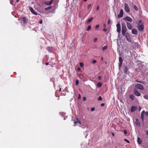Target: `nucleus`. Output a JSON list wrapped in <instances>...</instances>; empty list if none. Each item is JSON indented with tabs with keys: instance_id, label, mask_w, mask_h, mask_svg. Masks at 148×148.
<instances>
[{
	"instance_id": "f257e3e1",
	"label": "nucleus",
	"mask_w": 148,
	"mask_h": 148,
	"mask_svg": "<svg viewBox=\"0 0 148 148\" xmlns=\"http://www.w3.org/2000/svg\"><path fill=\"white\" fill-rule=\"evenodd\" d=\"M137 25L139 31H142L144 29V24L141 20L139 21Z\"/></svg>"
},
{
	"instance_id": "f03ea898",
	"label": "nucleus",
	"mask_w": 148,
	"mask_h": 148,
	"mask_svg": "<svg viewBox=\"0 0 148 148\" xmlns=\"http://www.w3.org/2000/svg\"><path fill=\"white\" fill-rule=\"evenodd\" d=\"M127 31V29L126 28L125 23H123L122 24L121 32L122 35L123 36H124L126 34Z\"/></svg>"
},
{
	"instance_id": "7ed1b4c3",
	"label": "nucleus",
	"mask_w": 148,
	"mask_h": 148,
	"mask_svg": "<svg viewBox=\"0 0 148 148\" xmlns=\"http://www.w3.org/2000/svg\"><path fill=\"white\" fill-rule=\"evenodd\" d=\"M124 9L125 12L127 13H128L130 12V8L128 4L127 3H125L124 4Z\"/></svg>"
},
{
	"instance_id": "20e7f679",
	"label": "nucleus",
	"mask_w": 148,
	"mask_h": 148,
	"mask_svg": "<svg viewBox=\"0 0 148 148\" xmlns=\"http://www.w3.org/2000/svg\"><path fill=\"white\" fill-rule=\"evenodd\" d=\"M135 88L143 90H144V88L143 86L140 84H136L135 86Z\"/></svg>"
},
{
	"instance_id": "39448f33",
	"label": "nucleus",
	"mask_w": 148,
	"mask_h": 148,
	"mask_svg": "<svg viewBox=\"0 0 148 148\" xmlns=\"http://www.w3.org/2000/svg\"><path fill=\"white\" fill-rule=\"evenodd\" d=\"M124 36H125L126 39L129 42H131V38L128 32L126 33Z\"/></svg>"
},
{
	"instance_id": "423d86ee",
	"label": "nucleus",
	"mask_w": 148,
	"mask_h": 148,
	"mask_svg": "<svg viewBox=\"0 0 148 148\" xmlns=\"http://www.w3.org/2000/svg\"><path fill=\"white\" fill-rule=\"evenodd\" d=\"M124 20L128 21L130 22H132V19L131 18L128 16H126L123 18Z\"/></svg>"
},
{
	"instance_id": "0eeeda50",
	"label": "nucleus",
	"mask_w": 148,
	"mask_h": 148,
	"mask_svg": "<svg viewBox=\"0 0 148 148\" xmlns=\"http://www.w3.org/2000/svg\"><path fill=\"white\" fill-rule=\"evenodd\" d=\"M116 27L117 31L119 34H120L121 32V27L120 24L119 23H117L116 24Z\"/></svg>"
},
{
	"instance_id": "6e6552de",
	"label": "nucleus",
	"mask_w": 148,
	"mask_h": 148,
	"mask_svg": "<svg viewBox=\"0 0 148 148\" xmlns=\"http://www.w3.org/2000/svg\"><path fill=\"white\" fill-rule=\"evenodd\" d=\"M123 61V60L121 57H120L119 58V63H118L119 67L120 68V69L121 68L122 66Z\"/></svg>"
},
{
	"instance_id": "1a4fd4ad",
	"label": "nucleus",
	"mask_w": 148,
	"mask_h": 148,
	"mask_svg": "<svg viewBox=\"0 0 148 148\" xmlns=\"http://www.w3.org/2000/svg\"><path fill=\"white\" fill-rule=\"evenodd\" d=\"M134 95L137 96H139L141 95V94L137 90L136 88H134Z\"/></svg>"
},
{
	"instance_id": "9d476101",
	"label": "nucleus",
	"mask_w": 148,
	"mask_h": 148,
	"mask_svg": "<svg viewBox=\"0 0 148 148\" xmlns=\"http://www.w3.org/2000/svg\"><path fill=\"white\" fill-rule=\"evenodd\" d=\"M123 9H121L120 11V14L118 15V18H120L123 17Z\"/></svg>"
},
{
	"instance_id": "9b49d317",
	"label": "nucleus",
	"mask_w": 148,
	"mask_h": 148,
	"mask_svg": "<svg viewBox=\"0 0 148 148\" xmlns=\"http://www.w3.org/2000/svg\"><path fill=\"white\" fill-rule=\"evenodd\" d=\"M126 23L127 27L128 29L131 30L133 28V26L131 23L128 22H126Z\"/></svg>"
},
{
	"instance_id": "f8f14e48",
	"label": "nucleus",
	"mask_w": 148,
	"mask_h": 148,
	"mask_svg": "<svg viewBox=\"0 0 148 148\" xmlns=\"http://www.w3.org/2000/svg\"><path fill=\"white\" fill-rule=\"evenodd\" d=\"M29 9L31 12L34 15H40V14H37V13L36 12L34 11V9L32 7H30L29 8Z\"/></svg>"
},
{
	"instance_id": "ddd939ff",
	"label": "nucleus",
	"mask_w": 148,
	"mask_h": 148,
	"mask_svg": "<svg viewBox=\"0 0 148 148\" xmlns=\"http://www.w3.org/2000/svg\"><path fill=\"white\" fill-rule=\"evenodd\" d=\"M130 68V66H125L124 67L123 69V71L124 73H126L128 69H129Z\"/></svg>"
},
{
	"instance_id": "4468645a",
	"label": "nucleus",
	"mask_w": 148,
	"mask_h": 148,
	"mask_svg": "<svg viewBox=\"0 0 148 148\" xmlns=\"http://www.w3.org/2000/svg\"><path fill=\"white\" fill-rule=\"evenodd\" d=\"M137 110V107L134 106H132L131 108V111L132 112L136 111Z\"/></svg>"
},
{
	"instance_id": "2eb2a0df",
	"label": "nucleus",
	"mask_w": 148,
	"mask_h": 148,
	"mask_svg": "<svg viewBox=\"0 0 148 148\" xmlns=\"http://www.w3.org/2000/svg\"><path fill=\"white\" fill-rule=\"evenodd\" d=\"M145 111L144 110H143L141 113V119H142V121L143 122L144 119V116L145 114Z\"/></svg>"
},
{
	"instance_id": "dca6fc26",
	"label": "nucleus",
	"mask_w": 148,
	"mask_h": 148,
	"mask_svg": "<svg viewBox=\"0 0 148 148\" xmlns=\"http://www.w3.org/2000/svg\"><path fill=\"white\" fill-rule=\"evenodd\" d=\"M23 21L24 24H26L28 21V19H27L25 17H22Z\"/></svg>"
},
{
	"instance_id": "f3484780",
	"label": "nucleus",
	"mask_w": 148,
	"mask_h": 148,
	"mask_svg": "<svg viewBox=\"0 0 148 148\" xmlns=\"http://www.w3.org/2000/svg\"><path fill=\"white\" fill-rule=\"evenodd\" d=\"M132 33L133 34L136 35L138 34V31L136 29H132Z\"/></svg>"
},
{
	"instance_id": "a211bd4d",
	"label": "nucleus",
	"mask_w": 148,
	"mask_h": 148,
	"mask_svg": "<svg viewBox=\"0 0 148 148\" xmlns=\"http://www.w3.org/2000/svg\"><path fill=\"white\" fill-rule=\"evenodd\" d=\"M81 125V122L79 120H77V121L74 122V126L77 125Z\"/></svg>"
},
{
	"instance_id": "6ab92c4d",
	"label": "nucleus",
	"mask_w": 148,
	"mask_h": 148,
	"mask_svg": "<svg viewBox=\"0 0 148 148\" xmlns=\"http://www.w3.org/2000/svg\"><path fill=\"white\" fill-rule=\"evenodd\" d=\"M53 1V0H52L50 1H46L45 2V3L47 5H50L52 3Z\"/></svg>"
},
{
	"instance_id": "aec40b11",
	"label": "nucleus",
	"mask_w": 148,
	"mask_h": 148,
	"mask_svg": "<svg viewBox=\"0 0 148 148\" xmlns=\"http://www.w3.org/2000/svg\"><path fill=\"white\" fill-rule=\"evenodd\" d=\"M137 142L138 144H141L142 142V140L140 139V138L139 137H138L137 138Z\"/></svg>"
},
{
	"instance_id": "412c9836",
	"label": "nucleus",
	"mask_w": 148,
	"mask_h": 148,
	"mask_svg": "<svg viewBox=\"0 0 148 148\" xmlns=\"http://www.w3.org/2000/svg\"><path fill=\"white\" fill-rule=\"evenodd\" d=\"M135 123L138 126H140V123L138 119H136Z\"/></svg>"
},
{
	"instance_id": "4be33fe9",
	"label": "nucleus",
	"mask_w": 148,
	"mask_h": 148,
	"mask_svg": "<svg viewBox=\"0 0 148 148\" xmlns=\"http://www.w3.org/2000/svg\"><path fill=\"white\" fill-rule=\"evenodd\" d=\"M130 98L132 100H133L135 98V96L133 95H130Z\"/></svg>"
},
{
	"instance_id": "5701e85b",
	"label": "nucleus",
	"mask_w": 148,
	"mask_h": 148,
	"mask_svg": "<svg viewBox=\"0 0 148 148\" xmlns=\"http://www.w3.org/2000/svg\"><path fill=\"white\" fill-rule=\"evenodd\" d=\"M133 8L136 11H138V7L135 5L133 6Z\"/></svg>"
},
{
	"instance_id": "b1692460",
	"label": "nucleus",
	"mask_w": 148,
	"mask_h": 148,
	"mask_svg": "<svg viewBox=\"0 0 148 148\" xmlns=\"http://www.w3.org/2000/svg\"><path fill=\"white\" fill-rule=\"evenodd\" d=\"M102 85V84L101 82H99L97 84V86L99 87H101Z\"/></svg>"
},
{
	"instance_id": "393cba45",
	"label": "nucleus",
	"mask_w": 148,
	"mask_h": 148,
	"mask_svg": "<svg viewBox=\"0 0 148 148\" xmlns=\"http://www.w3.org/2000/svg\"><path fill=\"white\" fill-rule=\"evenodd\" d=\"M93 19V18L92 17L89 18H88V23H90L92 20Z\"/></svg>"
},
{
	"instance_id": "a878e982",
	"label": "nucleus",
	"mask_w": 148,
	"mask_h": 148,
	"mask_svg": "<svg viewBox=\"0 0 148 148\" xmlns=\"http://www.w3.org/2000/svg\"><path fill=\"white\" fill-rule=\"evenodd\" d=\"M52 8V7L51 6H49V7L45 8V10H50Z\"/></svg>"
},
{
	"instance_id": "bb28decb",
	"label": "nucleus",
	"mask_w": 148,
	"mask_h": 148,
	"mask_svg": "<svg viewBox=\"0 0 148 148\" xmlns=\"http://www.w3.org/2000/svg\"><path fill=\"white\" fill-rule=\"evenodd\" d=\"M108 48V46H103L102 48V50L103 51H104Z\"/></svg>"
},
{
	"instance_id": "cd10ccee",
	"label": "nucleus",
	"mask_w": 148,
	"mask_h": 148,
	"mask_svg": "<svg viewBox=\"0 0 148 148\" xmlns=\"http://www.w3.org/2000/svg\"><path fill=\"white\" fill-rule=\"evenodd\" d=\"M47 50L49 52L51 53V47H48L47 48Z\"/></svg>"
},
{
	"instance_id": "c85d7f7f",
	"label": "nucleus",
	"mask_w": 148,
	"mask_h": 148,
	"mask_svg": "<svg viewBox=\"0 0 148 148\" xmlns=\"http://www.w3.org/2000/svg\"><path fill=\"white\" fill-rule=\"evenodd\" d=\"M79 83V81L78 79H76L75 82V85H78Z\"/></svg>"
},
{
	"instance_id": "c756f323",
	"label": "nucleus",
	"mask_w": 148,
	"mask_h": 148,
	"mask_svg": "<svg viewBox=\"0 0 148 148\" xmlns=\"http://www.w3.org/2000/svg\"><path fill=\"white\" fill-rule=\"evenodd\" d=\"M84 65V63L82 62H80V66L81 67H83Z\"/></svg>"
},
{
	"instance_id": "7c9ffc66",
	"label": "nucleus",
	"mask_w": 148,
	"mask_h": 148,
	"mask_svg": "<svg viewBox=\"0 0 148 148\" xmlns=\"http://www.w3.org/2000/svg\"><path fill=\"white\" fill-rule=\"evenodd\" d=\"M102 97L101 96H100L98 99L99 101H101L102 100Z\"/></svg>"
},
{
	"instance_id": "2f4dec72",
	"label": "nucleus",
	"mask_w": 148,
	"mask_h": 148,
	"mask_svg": "<svg viewBox=\"0 0 148 148\" xmlns=\"http://www.w3.org/2000/svg\"><path fill=\"white\" fill-rule=\"evenodd\" d=\"M91 27L90 25L88 26L87 29V31L91 29Z\"/></svg>"
},
{
	"instance_id": "473e14b6",
	"label": "nucleus",
	"mask_w": 148,
	"mask_h": 148,
	"mask_svg": "<svg viewBox=\"0 0 148 148\" xmlns=\"http://www.w3.org/2000/svg\"><path fill=\"white\" fill-rule=\"evenodd\" d=\"M144 98L146 99H148V96L147 95H145L144 96Z\"/></svg>"
},
{
	"instance_id": "72a5a7b5",
	"label": "nucleus",
	"mask_w": 148,
	"mask_h": 148,
	"mask_svg": "<svg viewBox=\"0 0 148 148\" xmlns=\"http://www.w3.org/2000/svg\"><path fill=\"white\" fill-rule=\"evenodd\" d=\"M91 6V4H90L88 5V9H89L90 8Z\"/></svg>"
},
{
	"instance_id": "f704fd0d",
	"label": "nucleus",
	"mask_w": 148,
	"mask_h": 148,
	"mask_svg": "<svg viewBox=\"0 0 148 148\" xmlns=\"http://www.w3.org/2000/svg\"><path fill=\"white\" fill-rule=\"evenodd\" d=\"M124 140L126 142H127L128 143H130V142L128 140H127L126 139H124Z\"/></svg>"
},
{
	"instance_id": "c9c22d12",
	"label": "nucleus",
	"mask_w": 148,
	"mask_h": 148,
	"mask_svg": "<svg viewBox=\"0 0 148 148\" xmlns=\"http://www.w3.org/2000/svg\"><path fill=\"white\" fill-rule=\"evenodd\" d=\"M135 81L136 82H139V83H142L141 81H139L138 79H136V80Z\"/></svg>"
},
{
	"instance_id": "e433bc0d",
	"label": "nucleus",
	"mask_w": 148,
	"mask_h": 148,
	"mask_svg": "<svg viewBox=\"0 0 148 148\" xmlns=\"http://www.w3.org/2000/svg\"><path fill=\"white\" fill-rule=\"evenodd\" d=\"M124 133L125 134H126L127 133V132L126 130H124Z\"/></svg>"
},
{
	"instance_id": "4c0bfd02",
	"label": "nucleus",
	"mask_w": 148,
	"mask_h": 148,
	"mask_svg": "<svg viewBox=\"0 0 148 148\" xmlns=\"http://www.w3.org/2000/svg\"><path fill=\"white\" fill-rule=\"evenodd\" d=\"M111 22V20L110 19H109L108 21V25Z\"/></svg>"
},
{
	"instance_id": "58836bf2",
	"label": "nucleus",
	"mask_w": 148,
	"mask_h": 148,
	"mask_svg": "<svg viewBox=\"0 0 148 148\" xmlns=\"http://www.w3.org/2000/svg\"><path fill=\"white\" fill-rule=\"evenodd\" d=\"M103 31H104V32H106L107 31V29H106V28H104L103 29Z\"/></svg>"
},
{
	"instance_id": "ea45409f",
	"label": "nucleus",
	"mask_w": 148,
	"mask_h": 148,
	"mask_svg": "<svg viewBox=\"0 0 148 148\" xmlns=\"http://www.w3.org/2000/svg\"><path fill=\"white\" fill-rule=\"evenodd\" d=\"M99 27V25H97L96 26H95V28L96 29H97Z\"/></svg>"
},
{
	"instance_id": "a19ab883",
	"label": "nucleus",
	"mask_w": 148,
	"mask_h": 148,
	"mask_svg": "<svg viewBox=\"0 0 148 148\" xmlns=\"http://www.w3.org/2000/svg\"><path fill=\"white\" fill-rule=\"evenodd\" d=\"M99 5H98L97 6V10H99Z\"/></svg>"
},
{
	"instance_id": "79ce46f5",
	"label": "nucleus",
	"mask_w": 148,
	"mask_h": 148,
	"mask_svg": "<svg viewBox=\"0 0 148 148\" xmlns=\"http://www.w3.org/2000/svg\"><path fill=\"white\" fill-rule=\"evenodd\" d=\"M97 38H95L94 40V41L95 42H96L97 41Z\"/></svg>"
},
{
	"instance_id": "37998d69",
	"label": "nucleus",
	"mask_w": 148,
	"mask_h": 148,
	"mask_svg": "<svg viewBox=\"0 0 148 148\" xmlns=\"http://www.w3.org/2000/svg\"><path fill=\"white\" fill-rule=\"evenodd\" d=\"M86 97H83V100L84 101H85L86 100Z\"/></svg>"
},
{
	"instance_id": "c03bdc74",
	"label": "nucleus",
	"mask_w": 148,
	"mask_h": 148,
	"mask_svg": "<svg viewBox=\"0 0 148 148\" xmlns=\"http://www.w3.org/2000/svg\"><path fill=\"white\" fill-rule=\"evenodd\" d=\"M13 1L12 0H11L10 1V3L12 5L13 4Z\"/></svg>"
},
{
	"instance_id": "a18cd8bd",
	"label": "nucleus",
	"mask_w": 148,
	"mask_h": 148,
	"mask_svg": "<svg viewBox=\"0 0 148 148\" xmlns=\"http://www.w3.org/2000/svg\"><path fill=\"white\" fill-rule=\"evenodd\" d=\"M95 108H91V111H94L95 110Z\"/></svg>"
},
{
	"instance_id": "49530a36",
	"label": "nucleus",
	"mask_w": 148,
	"mask_h": 148,
	"mask_svg": "<svg viewBox=\"0 0 148 148\" xmlns=\"http://www.w3.org/2000/svg\"><path fill=\"white\" fill-rule=\"evenodd\" d=\"M104 105H105V103H101V106L102 107L103 106H104Z\"/></svg>"
},
{
	"instance_id": "de8ad7c7",
	"label": "nucleus",
	"mask_w": 148,
	"mask_h": 148,
	"mask_svg": "<svg viewBox=\"0 0 148 148\" xmlns=\"http://www.w3.org/2000/svg\"><path fill=\"white\" fill-rule=\"evenodd\" d=\"M96 62V61L95 60H93V61H92V63H95Z\"/></svg>"
},
{
	"instance_id": "09e8293b",
	"label": "nucleus",
	"mask_w": 148,
	"mask_h": 148,
	"mask_svg": "<svg viewBox=\"0 0 148 148\" xmlns=\"http://www.w3.org/2000/svg\"><path fill=\"white\" fill-rule=\"evenodd\" d=\"M39 23L40 24H42V20H40L39 22Z\"/></svg>"
},
{
	"instance_id": "8fccbe9b",
	"label": "nucleus",
	"mask_w": 148,
	"mask_h": 148,
	"mask_svg": "<svg viewBox=\"0 0 148 148\" xmlns=\"http://www.w3.org/2000/svg\"><path fill=\"white\" fill-rule=\"evenodd\" d=\"M77 70L78 71H79L81 70V69L80 67H78L77 68Z\"/></svg>"
},
{
	"instance_id": "3c124183",
	"label": "nucleus",
	"mask_w": 148,
	"mask_h": 148,
	"mask_svg": "<svg viewBox=\"0 0 148 148\" xmlns=\"http://www.w3.org/2000/svg\"><path fill=\"white\" fill-rule=\"evenodd\" d=\"M78 98V99H80L81 98V96L80 94L79 95Z\"/></svg>"
},
{
	"instance_id": "603ef678",
	"label": "nucleus",
	"mask_w": 148,
	"mask_h": 148,
	"mask_svg": "<svg viewBox=\"0 0 148 148\" xmlns=\"http://www.w3.org/2000/svg\"><path fill=\"white\" fill-rule=\"evenodd\" d=\"M138 109L139 111H140L141 109V108L140 106L138 107Z\"/></svg>"
},
{
	"instance_id": "864d4df0",
	"label": "nucleus",
	"mask_w": 148,
	"mask_h": 148,
	"mask_svg": "<svg viewBox=\"0 0 148 148\" xmlns=\"http://www.w3.org/2000/svg\"><path fill=\"white\" fill-rule=\"evenodd\" d=\"M145 114H146V115L148 116V111H146L145 112Z\"/></svg>"
},
{
	"instance_id": "5fc2aeb1",
	"label": "nucleus",
	"mask_w": 148,
	"mask_h": 148,
	"mask_svg": "<svg viewBox=\"0 0 148 148\" xmlns=\"http://www.w3.org/2000/svg\"><path fill=\"white\" fill-rule=\"evenodd\" d=\"M145 132L146 133V134L148 136V131H145Z\"/></svg>"
},
{
	"instance_id": "6e6d98bb",
	"label": "nucleus",
	"mask_w": 148,
	"mask_h": 148,
	"mask_svg": "<svg viewBox=\"0 0 148 148\" xmlns=\"http://www.w3.org/2000/svg\"><path fill=\"white\" fill-rule=\"evenodd\" d=\"M106 26V24H104L103 25V27H105Z\"/></svg>"
},
{
	"instance_id": "4d7b16f0",
	"label": "nucleus",
	"mask_w": 148,
	"mask_h": 148,
	"mask_svg": "<svg viewBox=\"0 0 148 148\" xmlns=\"http://www.w3.org/2000/svg\"><path fill=\"white\" fill-rule=\"evenodd\" d=\"M101 76H99L98 77V79H101Z\"/></svg>"
},
{
	"instance_id": "13d9d810",
	"label": "nucleus",
	"mask_w": 148,
	"mask_h": 148,
	"mask_svg": "<svg viewBox=\"0 0 148 148\" xmlns=\"http://www.w3.org/2000/svg\"><path fill=\"white\" fill-rule=\"evenodd\" d=\"M46 65H47L49 64V63L48 62H46V63H45Z\"/></svg>"
},
{
	"instance_id": "bf43d9fd",
	"label": "nucleus",
	"mask_w": 148,
	"mask_h": 148,
	"mask_svg": "<svg viewBox=\"0 0 148 148\" xmlns=\"http://www.w3.org/2000/svg\"><path fill=\"white\" fill-rule=\"evenodd\" d=\"M112 135L113 136H114V134L113 133H112Z\"/></svg>"
},
{
	"instance_id": "052dcab7",
	"label": "nucleus",
	"mask_w": 148,
	"mask_h": 148,
	"mask_svg": "<svg viewBox=\"0 0 148 148\" xmlns=\"http://www.w3.org/2000/svg\"><path fill=\"white\" fill-rule=\"evenodd\" d=\"M19 0H17L16 2L18 3Z\"/></svg>"
},
{
	"instance_id": "680f3d73",
	"label": "nucleus",
	"mask_w": 148,
	"mask_h": 148,
	"mask_svg": "<svg viewBox=\"0 0 148 148\" xmlns=\"http://www.w3.org/2000/svg\"><path fill=\"white\" fill-rule=\"evenodd\" d=\"M61 90V88H60V91Z\"/></svg>"
},
{
	"instance_id": "e2e57ef3",
	"label": "nucleus",
	"mask_w": 148,
	"mask_h": 148,
	"mask_svg": "<svg viewBox=\"0 0 148 148\" xmlns=\"http://www.w3.org/2000/svg\"><path fill=\"white\" fill-rule=\"evenodd\" d=\"M101 60H103V57H102L101 58Z\"/></svg>"
},
{
	"instance_id": "0e129e2a",
	"label": "nucleus",
	"mask_w": 148,
	"mask_h": 148,
	"mask_svg": "<svg viewBox=\"0 0 148 148\" xmlns=\"http://www.w3.org/2000/svg\"><path fill=\"white\" fill-rule=\"evenodd\" d=\"M87 0H84V1H87Z\"/></svg>"
}]
</instances>
